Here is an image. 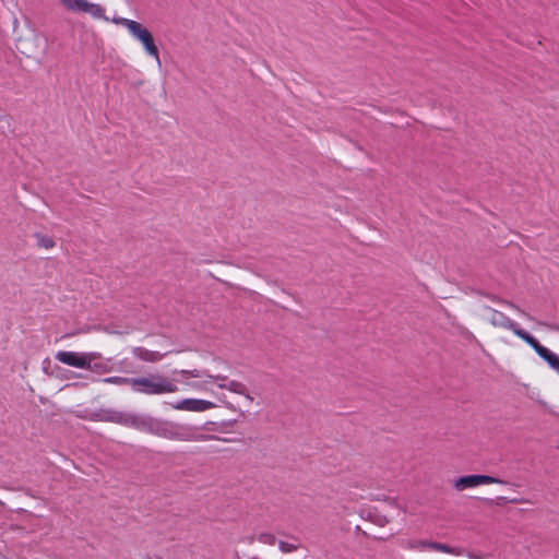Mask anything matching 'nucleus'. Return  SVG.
Here are the masks:
<instances>
[{
    "label": "nucleus",
    "mask_w": 559,
    "mask_h": 559,
    "mask_svg": "<svg viewBox=\"0 0 559 559\" xmlns=\"http://www.w3.org/2000/svg\"><path fill=\"white\" fill-rule=\"evenodd\" d=\"M484 311L486 312V320L493 328L512 331L518 337L528 344L536 352V354L548 364L549 367L559 369V359L557 358V354L543 346L534 336H532L525 330L521 329L516 322H514L503 312L498 311L489 306H485Z\"/></svg>",
    "instance_id": "1"
},
{
    "label": "nucleus",
    "mask_w": 559,
    "mask_h": 559,
    "mask_svg": "<svg viewBox=\"0 0 559 559\" xmlns=\"http://www.w3.org/2000/svg\"><path fill=\"white\" fill-rule=\"evenodd\" d=\"M111 22L117 25H122L123 27H126L129 34L142 45L145 53L148 57L153 58L156 61V63L160 67L162 61L159 58L158 47L155 44L153 34L146 26H144L140 22L126 17H112Z\"/></svg>",
    "instance_id": "2"
},
{
    "label": "nucleus",
    "mask_w": 559,
    "mask_h": 559,
    "mask_svg": "<svg viewBox=\"0 0 559 559\" xmlns=\"http://www.w3.org/2000/svg\"><path fill=\"white\" fill-rule=\"evenodd\" d=\"M131 388L134 392L145 395L173 394L178 391V386L173 379L159 373L132 378Z\"/></svg>",
    "instance_id": "3"
},
{
    "label": "nucleus",
    "mask_w": 559,
    "mask_h": 559,
    "mask_svg": "<svg viewBox=\"0 0 559 559\" xmlns=\"http://www.w3.org/2000/svg\"><path fill=\"white\" fill-rule=\"evenodd\" d=\"M401 546L407 550L415 551H425V550H433L443 554H449L453 556H462L465 550L461 547H452L448 544H442L438 542L427 540V539H417V538H408L401 542Z\"/></svg>",
    "instance_id": "4"
},
{
    "label": "nucleus",
    "mask_w": 559,
    "mask_h": 559,
    "mask_svg": "<svg viewBox=\"0 0 559 559\" xmlns=\"http://www.w3.org/2000/svg\"><path fill=\"white\" fill-rule=\"evenodd\" d=\"M55 357L58 361L64 365L82 369H91L92 361L100 358V354L96 352L76 353L60 350L56 354Z\"/></svg>",
    "instance_id": "5"
},
{
    "label": "nucleus",
    "mask_w": 559,
    "mask_h": 559,
    "mask_svg": "<svg viewBox=\"0 0 559 559\" xmlns=\"http://www.w3.org/2000/svg\"><path fill=\"white\" fill-rule=\"evenodd\" d=\"M17 48L26 57L37 58L45 51L46 38L39 33L29 32L20 38Z\"/></svg>",
    "instance_id": "6"
},
{
    "label": "nucleus",
    "mask_w": 559,
    "mask_h": 559,
    "mask_svg": "<svg viewBox=\"0 0 559 559\" xmlns=\"http://www.w3.org/2000/svg\"><path fill=\"white\" fill-rule=\"evenodd\" d=\"M62 7H64L68 11L74 13H87L94 19H104L108 21V17L105 16V9L97 4L92 3L87 0H59Z\"/></svg>",
    "instance_id": "7"
},
{
    "label": "nucleus",
    "mask_w": 559,
    "mask_h": 559,
    "mask_svg": "<svg viewBox=\"0 0 559 559\" xmlns=\"http://www.w3.org/2000/svg\"><path fill=\"white\" fill-rule=\"evenodd\" d=\"M185 430L186 425L156 419L153 435L169 440L183 441V439H189Z\"/></svg>",
    "instance_id": "8"
},
{
    "label": "nucleus",
    "mask_w": 559,
    "mask_h": 559,
    "mask_svg": "<svg viewBox=\"0 0 559 559\" xmlns=\"http://www.w3.org/2000/svg\"><path fill=\"white\" fill-rule=\"evenodd\" d=\"M499 484L508 485L509 481L496 478L489 475H466L454 480L453 486L457 491H464L468 488H475L480 485Z\"/></svg>",
    "instance_id": "9"
},
{
    "label": "nucleus",
    "mask_w": 559,
    "mask_h": 559,
    "mask_svg": "<svg viewBox=\"0 0 559 559\" xmlns=\"http://www.w3.org/2000/svg\"><path fill=\"white\" fill-rule=\"evenodd\" d=\"M216 404L206 401V400H199V399H185L176 404H173V408L177 411H187V412H194V413H201L205 412L212 408H215Z\"/></svg>",
    "instance_id": "10"
},
{
    "label": "nucleus",
    "mask_w": 559,
    "mask_h": 559,
    "mask_svg": "<svg viewBox=\"0 0 559 559\" xmlns=\"http://www.w3.org/2000/svg\"><path fill=\"white\" fill-rule=\"evenodd\" d=\"M132 354L135 358L147 362H157L164 357V354L159 352L150 350L141 346L133 347Z\"/></svg>",
    "instance_id": "11"
},
{
    "label": "nucleus",
    "mask_w": 559,
    "mask_h": 559,
    "mask_svg": "<svg viewBox=\"0 0 559 559\" xmlns=\"http://www.w3.org/2000/svg\"><path fill=\"white\" fill-rule=\"evenodd\" d=\"M134 414L122 412H108L105 419L111 423L132 427Z\"/></svg>",
    "instance_id": "12"
},
{
    "label": "nucleus",
    "mask_w": 559,
    "mask_h": 559,
    "mask_svg": "<svg viewBox=\"0 0 559 559\" xmlns=\"http://www.w3.org/2000/svg\"><path fill=\"white\" fill-rule=\"evenodd\" d=\"M156 419L152 417H142L134 414L132 428L154 433Z\"/></svg>",
    "instance_id": "13"
},
{
    "label": "nucleus",
    "mask_w": 559,
    "mask_h": 559,
    "mask_svg": "<svg viewBox=\"0 0 559 559\" xmlns=\"http://www.w3.org/2000/svg\"><path fill=\"white\" fill-rule=\"evenodd\" d=\"M219 388L221 389H226V390H228L230 392H234V393H237V394H240V395H243L250 402L253 401L252 396L248 393V390H247L246 385L243 383H241V382L231 380V381H228L227 384H219Z\"/></svg>",
    "instance_id": "14"
},
{
    "label": "nucleus",
    "mask_w": 559,
    "mask_h": 559,
    "mask_svg": "<svg viewBox=\"0 0 559 559\" xmlns=\"http://www.w3.org/2000/svg\"><path fill=\"white\" fill-rule=\"evenodd\" d=\"M185 433L189 436V439H183V441H209V440L215 439L214 436L197 433L195 427H191V426H187V425H186Z\"/></svg>",
    "instance_id": "15"
},
{
    "label": "nucleus",
    "mask_w": 559,
    "mask_h": 559,
    "mask_svg": "<svg viewBox=\"0 0 559 559\" xmlns=\"http://www.w3.org/2000/svg\"><path fill=\"white\" fill-rule=\"evenodd\" d=\"M489 298L492 300V301H496V302H499L501 305H504L515 311H518L519 313H521L522 316H524L525 318L532 320V317L524 310H522L518 305H515L514 302L510 301V300H506V299H500L499 297L495 296V295H491L489 296Z\"/></svg>",
    "instance_id": "16"
},
{
    "label": "nucleus",
    "mask_w": 559,
    "mask_h": 559,
    "mask_svg": "<svg viewBox=\"0 0 559 559\" xmlns=\"http://www.w3.org/2000/svg\"><path fill=\"white\" fill-rule=\"evenodd\" d=\"M37 246L39 248H44L46 250L52 249L56 246L55 240L52 237L44 235V234H36L35 235Z\"/></svg>",
    "instance_id": "17"
},
{
    "label": "nucleus",
    "mask_w": 559,
    "mask_h": 559,
    "mask_svg": "<svg viewBox=\"0 0 559 559\" xmlns=\"http://www.w3.org/2000/svg\"><path fill=\"white\" fill-rule=\"evenodd\" d=\"M102 382L116 384V385H127L128 384V385L132 386V378H126V377H119V376H114V377H108V378L102 379Z\"/></svg>",
    "instance_id": "18"
},
{
    "label": "nucleus",
    "mask_w": 559,
    "mask_h": 559,
    "mask_svg": "<svg viewBox=\"0 0 559 559\" xmlns=\"http://www.w3.org/2000/svg\"><path fill=\"white\" fill-rule=\"evenodd\" d=\"M295 540L298 542L297 538H295ZM299 548H300L299 543H290V542H285V540L278 542V549L283 554H290V552L297 551Z\"/></svg>",
    "instance_id": "19"
},
{
    "label": "nucleus",
    "mask_w": 559,
    "mask_h": 559,
    "mask_svg": "<svg viewBox=\"0 0 559 559\" xmlns=\"http://www.w3.org/2000/svg\"><path fill=\"white\" fill-rule=\"evenodd\" d=\"M257 540L262 543V544H265V545H274L276 543V537L274 534L272 533H260L258 534L257 536Z\"/></svg>",
    "instance_id": "20"
},
{
    "label": "nucleus",
    "mask_w": 559,
    "mask_h": 559,
    "mask_svg": "<svg viewBox=\"0 0 559 559\" xmlns=\"http://www.w3.org/2000/svg\"><path fill=\"white\" fill-rule=\"evenodd\" d=\"M180 374L182 376H189V377H192V378H201V377H206V378H210L211 374H209L206 371H200L198 369H193V370H181L180 371Z\"/></svg>",
    "instance_id": "21"
},
{
    "label": "nucleus",
    "mask_w": 559,
    "mask_h": 559,
    "mask_svg": "<svg viewBox=\"0 0 559 559\" xmlns=\"http://www.w3.org/2000/svg\"><path fill=\"white\" fill-rule=\"evenodd\" d=\"M210 379H212L213 381H215L217 383V386L219 388V384H227L228 381H227V378L225 376H212L210 377Z\"/></svg>",
    "instance_id": "22"
},
{
    "label": "nucleus",
    "mask_w": 559,
    "mask_h": 559,
    "mask_svg": "<svg viewBox=\"0 0 559 559\" xmlns=\"http://www.w3.org/2000/svg\"><path fill=\"white\" fill-rule=\"evenodd\" d=\"M540 324L545 325V323H540ZM546 326L550 328L551 330H555V331L559 332V325H548V324H546Z\"/></svg>",
    "instance_id": "23"
},
{
    "label": "nucleus",
    "mask_w": 559,
    "mask_h": 559,
    "mask_svg": "<svg viewBox=\"0 0 559 559\" xmlns=\"http://www.w3.org/2000/svg\"><path fill=\"white\" fill-rule=\"evenodd\" d=\"M188 385L194 388V389H201V385L198 383H188Z\"/></svg>",
    "instance_id": "24"
},
{
    "label": "nucleus",
    "mask_w": 559,
    "mask_h": 559,
    "mask_svg": "<svg viewBox=\"0 0 559 559\" xmlns=\"http://www.w3.org/2000/svg\"><path fill=\"white\" fill-rule=\"evenodd\" d=\"M467 556H468L469 558H472V559H478V558H479V557L474 556V555H472V554H467Z\"/></svg>",
    "instance_id": "25"
},
{
    "label": "nucleus",
    "mask_w": 559,
    "mask_h": 559,
    "mask_svg": "<svg viewBox=\"0 0 559 559\" xmlns=\"http://www.w3.org/2000/svg\"><path fill=\"white\" fill-rule=\"evenodd\" d=\"M557 358L559 359V356L557 355ZM551 369H554L555 371H557L559 373V369L558 368H555V367H550Z\"/></svg>",
    "instance_id": "26"
},
{
    "label": "nucleus",
    "mask_w": 559,
    "mask_h": 559,
    "mask_svg": "<svg viewBox=\"0 0 559 559\" xmlns=\"http://www.w3.org/2000/svg\"><path fill=\"white\" fill-rule=\"evenodd\" d=\"M510 502H519V500L518 499H512V500H510Z\"/></svg>",
    "instance_id": "27"
}]
</instances>
